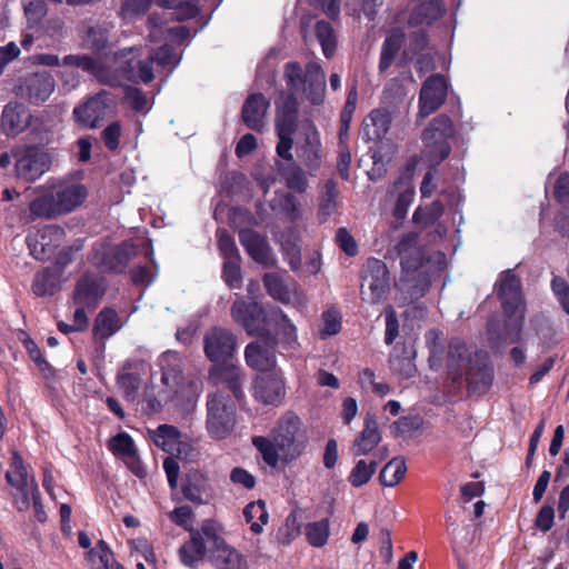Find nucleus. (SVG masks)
I'll return each instance as SVG.
<instances>
[{
  "label": "nucleus",
  "mask_w": 569,
  "mask_h": 569,
  "mask_svg": "<svg viewBox=\"0 0 569 569\" xmlns=\"http://www.w3.org/2000/svg\"><path fill=\"white\" fill-rule=\"evenodd\" d=\"M226 545L223 527L213 519H204L199 529L191 530L190 539L179 548L178 555L183 566L192 567L207 552L212 555Z\"/></svg>",
  "instance_id": "3"
},
{
  "label": "nucleus",
  "mask_w": 569,
  "mask_h": 569,
  "mask_svg": "<svg viewBox=\"0 0 569 569\" xmlns=\"http://www.w3.org/2000/svg\"><path fill=\"white\" fill-rule=\"evenodd\" d=\"M330 535L329 519L325 518L319 521L310 522L306 526V537L312 547H323Z\"/></svg>",
  "instance_id": "50"
},
{
  "label": "nucleus",
  "mask_w": 569,
  "mask_h": 569,
  "mask_svg": "<svg viewBox=\"0 0 569 569\" xmlns=\"http://www.w3.org/2000/svg\"><path fill=\"white\" fill-rule=\"evenodd\" d=\"M252 445L261 453L263 461L270 466L276 467L279 462V447L277 441L262 436H256L252 438Z\"/></svg>",
  "instance_id": "52"
},
{
  "label": "nucleus",
  "mask_w": 569,
  "mask_h": 569,
  "mask_svg": "<svg viewBox=\"0 0 569 569\" xmlns=\"http://www.w3.org/2000/svg\"><path fill=\"white\" fill-rule=\"evenodd\" d=\"M153 63L151 57L138 61L128 60L120 67V71L128 81L150 83L154 79Z\"/></svg>",
  "instance_id": "35"
},
{
  "label": "nucleus",
  "mask_w": 569,
  "mask_h": 569,
  "mask_svg": "<svg viewBox=\"0 0 569 569\" xmlns=\"http://www.w3.org/2000/svg\"><path fill=\"white\" fill-rule=\"evenodd\" d=\"M233 321L247 332L248 336H259L270 331L271 311H267L262 305L243 298L237 299L230 309Z\"/></svg>",
  "instance_id": "11"
},
{
  "label": "nucleus",
  "mask_w": 569,
  "mask_h": 569,
  "mask_svg": "<svg viewBox=\"0 0 569 569\" xmlns=\"http://www.w3.org/2000/svg\"><path fill=\"white\" fill-rule=\"evenodd\" d=\"M150 439L156 447L169 455L174 453L178 440L182 437L181 431L172 425H159L156 430L149 431Z\"/></svg>",
  "instance_id": "38"
},
{
  "label": "nucleus",
  "mask_w": 569,
  "mask_h": 569,
  "mask_svg": "<svg viewBox=\"0 0 569 569\" xmlns=\"http://www.w3.org/2000/svg\"><path fill=\"white\" fill-rule=\"evenodd\" d=\"M168 516H169V519L174 525L189 531L190 535H191V530H196L192 527V520L194 518V512L190 506L183 505V506L177 507L172 511H170Z\"/></svg>",
  "instance_id": "64"
},
{
  "label": "nucleus",
  "mask_w": 569,
  "mask_h": 569,
  "mask_svg": "<svg viewBox=\"0 0 569 569\" xmlns=\"http://www.w3.org/2000/svg\"><path fill=\"white\" fill-rule=\"evenodd\" d=\"M88 197L86 186L61 182L51 190L40 192L38 188V217L56 218L73 211Z\"/></svg>",
  "instance_id": "4"
},
{
  "label": "nucleus",
  "mask_w": 569,
  "mask_h": 569,
  "mask_svg": "<svg viewBox=\"0 0 569 569\" xmlns=\"http://www.w3.org/2000/svg\"><path fill=\"white\" fill-rule=\"evenodd\" d=\"M403 184H406V188L400 191L393 208V217L397 220H403L406 218L408 209L415 198V188L412 186H409V183L402 179L395 182L396 189H400Z\"/></svg>",
  "instance_id": "51"
},
{
  "label": "nucleus",
  "mask_w": 569,
  "mask_h": 569,
  "mask_svg": "<svg viewBox=\"0 0 569 569\" xmlns=\"http://www.w3.org/2000/svg\"><path fill=\"white\" fill-rule=\"evenodd\" d=\"M339 191L335 180L329 179L325 182L323 191L319 199L318 220L325 223L337 210V199Z\"/></svg>",
  "instance_id": "40"
},
{
  "label": "nucleus",
  "mask_w": 569,
  "mask_h": 569,
  "mask_svg": "<svg viewBox=\"0 0 569 569\" xmlns=\"http://www.w3.org/2000/svg\"><path fill=\"white\" fill-rule=\"evenodd\" d=\"M462 377L470 397L486 395L493 382V368L488 353L482 350L476 351L472 358L468 359Z\"/></svg>",
  "instance_id": "13"
},
{
  "label": "nucleus",
  "mask_w": 569,
  "mask_h": 569,
  "mask_svg": "<svg viewBox=\"0 0 569 569\" xmlns=\"http://www.w3.org/2000/svg\"><path fill=\"white\" fill-rule=\"evenodd\" d=\"M283 79L287 89L297 92L303 86L306 99L312 106H320L325 101L326 74L320 64L309 62L303 72L297 61H289L283 67Z\"/></svg>",
  "instance_id": "5"
},
{
  "label": "nucleus",
  "mask_w": 569,
  "mask_h": 569,
  "mask_svg": "<svg viewBox=\"0 0 569 569\" xmlns=\"http://www.w3.org/2000/svg\"><path fill=\"white\" fill-rule=\"evenodd\" d=\"M180 490L187 501L197 506L208 503L213 495L210 478L199 469H191L183 476Z\"/></svg>",
  "instance_id": "18"
},
{
  "label": "nucleus",
  "mask_w": 569,
  "mask_h": 569,
  "mask_svg": "<svg viewBox=\"0 0 569 569\" xmlns=\"http://www.w3.org/2000/svg\"><path fill=\"white\" fill-rule=\"evenodd\" d=\"M111 103V93L107 90H100L86 102L73 109L74 119L86 128H97Z\"/></svg>",
  "instance_id": "17"
},
{
  "label": "nucleus",
  "mask_w": 569,
  "mask_h": 569,
  "mask_svg": "<svg viewBox=\"0 0 569 569\" xmlns=\"http://www.w3.org/2000/svg\"><path fill=\"white\" fill-rule=\"evenodd\" d=\"M280 247L283 259L289 263L290 268L295 271L298 270L301 267L299 237L293 231L282 234Z\"/></svg>",
  "instance_id": "41"
},
{
  "label": "nucleus",
  "mask_w": 569,
  "mask_h": 569,
  "mask_svg": "<svg viewBox=\"0 0 569 569\" xmlns=\"http://www.w3.org/2000/svg\"><path fill=\"white\" fill-rule=\"evenodd\" d=\"M238 237L241 246L253 261L264 266L273 263L271 247L266 236L251 228H242L239 230Z\"/></svg>",
  "instance_id": "21"
},
{
  "label": "nucleus",
  "mask_w": 569,
  "mask_h": 569,
  "mask_svg": "<svg viewBox=\"0 0 569 569\" xmlns=\"http://www.w3.org/2000/svg\"><path fill=\"white\" fill-rule=\"evenodd\" d=\"M110 29L104 23H96L89 26L82 36V48L94 54H100L107 50L109 46Z\"/></svg>",
  "instance_id": "34"
},
{
  "label": "nucleus",
  "mask_w": 569,
  "mask_h": 569,
  "mask_svg": "<svg viewBox=\"0 0 569 569\" xmlns=\"http://www.w3.org/2000/svg\"><path fill=\"white\" fill-rule=\"evenodd\" d=\"M209 375L217 385H224L239 403L243 401L246 396L242 389L243 375L240 367L227 362L213 366Z\"/></svg>",
  "instance_id": "24"
},
{
  "label": "nucleus",
  "mask_w": 569,
  "mask_h": 569,
  "mask_svg": "<svg viewBox=\"0 0 569 569\" xmlns=\"http://www.w3.org/2000/svg\"><path fill=\"white\" fill-rule=\"evenodd\" d=\"M38 237L41 239L42 252L58 248L64 240V229L56 224L38 227Z\"/></svg>",
  "instance_id": "47"
},
{
  "label": "nucleus",
  "mask_w": 569,
  "mask_h": 569,
  "mask_svg": "<svg viewBox=\"0 0 569 569\" xmlns=\"http://www.w3.org/2000/svg\"><path fill=\"white\" fill-rule=\"evenodd\" d=\"M446 12V6L442 0H428L416 6L407 20V26L417 28L423 24L431 26L440 19Z\"/></svg>",
  "instance_id": "27"
},
{
  "label": "nucleus",
  "mask_w": 569,
  "mask_h": 569,
  "mask_svg": "<svg viewBox=\"0 0 569 569\" xmlns=\"http://www.w3.org/2000/svg\"><path fill=\"white\" fill-rule=\"evenodd\" d=\"M32 116L22 103H8L1 114V129L7 137H16L31 123Z\"/></svg>",
  "instance_id": "23"
},
{
  "label": "nucleus",
  "mask_w": 569,
  "mask_h": 569,
  "mask_svg": "<svg viewBox=\"0 0 569 569\" xmlns=\"http://www.w3.org/2000/svg\"><path fill=\"white\" fill-rule=\"evenodd\" d=\"M109 449L122 458L136 455L137 448L132 437L127 432H119L109 440Z\"/></svg>",
  "instance_id": "55"
},
{
  "label": "nucleus",
  "mask_w": 569,
  "mask_h": 569,
  "mask_svg": "<svg viewBox=\"0 0 569 569\" xmlns=\"http://www.w3.org/2000/svg\"><path fill=\"white\" fill-rule=\"evenodd\" d=\"M298 157L310 171H317L321 164L320 142H315L307 139L303 146L300 148Z\"/></svg>",
  "instance_id": "53"
},
{
  "label": "nucleus",
  "mask_w": 569,
  "mask_h": 569,
  "mask_svg": "<svg viewBox=\"0 0 569 569\" xmlns=\"http://www.w3.org/2000/svg\"><path fill=\"white\" fill-rule=\"evenodd\" d=\"M297 130L292 129H276L278 136V143L276 147L277 154L287 161H292L293 156L291 153V149L293 146L292 136Z\"/></svg>",
  "instance_id": "63"
},
{
  "label": "nucleus",
  "mask_w": 569,
  "mask_h": 569,
  "mask_svg": "<svg viewBox=\"0 0 569 569\" xmlns=\"http://www.w3.org/2000/svg\"><path fill=\"white\" fill-rule=\"evenodd\" d=\"M361 278L362 301L377 305L386 299L390 288V273L383 261L376 258L368 259Z\"/></svg>",
  "instance_id": "12"
},
{
  "label": "nucleus",
  "mask_w": 569,
  "mask_h": 569,
  "mask_svg": "<svg viewBox=\"0 0 569 569\" xmlns=\"http://www.w3.org/2000/svg\"><path fill=\"white\" fill-rule=\"evenodd\" d=\"M263 284L270 297L286 302L289 300V290L283 280L277 273H266L263 276Z\"/></svg>",
  "instance_id": "57"
},
{
  "label": "nucleus",
  "mask_w": 569,
  "mask_h": 569,
  "mask_svg": "<svg viewBox=\"0 0 569 569\" xmlns=\"http://www.w3.org/2000/svg\"><path fill=\"white\" fill-rule=\"evenodd\" d=\"M358 101V91L356 84H353L347 94L346 103L340 113V127H339V140L343 142V140H348V132L350 129V123L352 120V116L355 113Z\"/></svg>",
  "instance_id": "45"
},
{
  "label": "nucleus",
  "mask_w": 569,
  "mask_h": 569,
  "mask_svg": "<svg viewBox=\"0 0 569 569\" xmlns=\"http://www.w3.org/2000/svg\"><path fill=\"white\" fill-rule=\"evenodd\" d=\"M280 174L284 179L286 186L289 189L299 193L306 192L308 188V179L299 166L291 163L287 167H283L280 169Z\"/></svg>",
  "instance_id": "49"
},
{
  "label": "nucleus",
  "mask_w": 569,
  "mask_h": 569,
  "mask_svg": "<svg viewBox=\"0 0 569 569\" xmlns=\"http://www.w3.org/2000/svg\"><path fill=\"white\" fill-rule=\"evenodd\" d=\"M316 37L321 46L323 56L327 59L333 57L337 50V38L331 23L326 20H319L315 27Z\"/></svg>",
  "instance_id": "42"
},
{
  "label": "nucleus",
  "mask_w": 569,
  "mask_h": 569,
  "mask_svg": "<svg viewBox=\"0 0 569 569\" xmlns=\"http://www.w3.org/2000/svg\"><path fill=\"white\" fill-rule=\"evenodd\" d=\"M240 261H241V257L223 260L222 279L224 280L227 286L231 289L240 288V286H241L242 274H241Z\"/></svg>",
  "instance_id": "58"
},
{
  "label": "nucleus",
  "mask_w": 569,
  "mask_h": 569,
  "mask_svg": "<svg viewBox=\"0 0 569 569\" xmlns=\"http://www.w3.org/2000/svg\"><path fill=\"white\" fill-rule=\"evenodd\" d=\"M217 241H218V248L223 257V260L226 259H233L239 258L240 252L237 248L236 241L233 237L228 232L226 229H218L217 230Z\"/></svg>",
  "instance_id": "62"
},
{
  "label": "nucleus",
  "mask_w": 569,
  "mask_h": 569,
  "mask_svg": "<svg viewBox=\"0 0 569 569\" xmlns=\"http://www.w3.org/2000/svg\"><path fill=\"white\" fill-rule=\"evenodd\" d=\"M62 63L79 68L91 76H98L102 69V61L89 54H68L63 58Z\"/></svg>",
  "instance_id": "48"
},
{
  "label": "nucleus",
  "mask_w": 569,
  "mask_h": 569,
  "mask_svg": "<svg viewBox=\"0 0 569 569\" xmlns=\"http://www.w3.org/2000/svg\"><path fill=\"white\" fill-rule=\"evenodd\" d=\"M407 472V465L402 458H393L387 462L379 473V480L385 487L398 485Z\"/></svg>",
  "instance_id": "43"
},
{
  "label": "nucleus",
  "mask_w": 569,
  "mask_h": 569,
  "mask_svg": "<svg viewBox=\"0 0 569 569\" xmlns=\"http://www.w3.org/2000/svg\"><path fill=\"white\" fill-rule=\"evenodd\" d=\"M161 382L171 392L177 393L183 385L181 359L176 353H163L160 358Z\"/></svg>",
  "instance_id": "29"
},
{
  "label": "nucleus",
  "mask_w": 569,
  "mask_h": 569,
  "mask_svg": "<svg viewBox=\"0 0 569 569\" xmlns=\"http://www.w3.org/2000/svg\"><path fill=\"white\" fill-rule=\"evenodd\" d=\"M299 103L296 92L281 91L279 100L276 101V129L298 128Z\"/></svg>",
  "instance_id": "25"
},
{
  "label": "nucleus",
  "mask_w": 569,
  "mask_h": 569,
  "mask_svg": "<svg viewBox=\"0 0 569 569\" xmlns=\"http://www.w3.org/2000/svg\"><path fill=\"white\" fill-rule=\"evenodd\" d=\"M391 113L383 108L373 109L363 121V130L368 140L378 141L385 138L391 126Z\"/></svg>",
  "instance_id": "30"
},
{
  "label": "nucleus",
  "mask_w": 569,
  "mask_h": 569,
  "mask_svg": "<svg viewBox=\"0 0 569 569\" xmlns=\"http://www.w3.org/2000/svg\"><path fill=\"white\" fill-rule=\"evenodd\" d=\"M36 190L31 187L24 189L22 193H19L16 189L6 188L2 192V201H11L14 196L21 199V203L19 204V218L23 223H30L36 220V197L33 194Z\"/></svg>",
  "instance_id": "36"
},
{
  "label": "nucleus",
  "mask_w": 569,
  "mask_h": 569,
  "mask_svg": "<svg viewBox=\"0 0 569 569\" xmlns=\"http://www.w3.org/2000/svg\"><path fill=\"white\" fill-rule=\"evenodd\" d=\"M121 328L120 318L112 308H103L94 319L92 335L96 341L104 342Z\"/></svg>",
  "instance_id": "31"
},
{
  "label": "nucleus",
  "mask_w": 569,
  "mask_h": 569,
  "mask_svg": "<svg viewBox=\"0 0 569 569\" xmlns=\"http://www.w3.org/2000/svg\"><path fill=\"white\" fill-rule=\"evenodd\" d=\"M271 325H273L279 345L284 350H297L299 345L297 327L292 323L289 317L280 309L271 310Z\"/></svg>",
  "instance_id": "26"
},
{
  "label": "nucleus",
  "mask_w": 569,
  "mask_h": 569,
  "mask_svg": "<svg viewBox=\"0 0 569 569\" xmlns=\"http://www.w3.org/2000/svg\"><path fill=\"white\" fill-rule=\"evenodd\" d=\"M377 469V461L372 460L367 463L366 460L357 461L352 468L348 481L355 488H359L370 481Z\"/></svg>",
  "instance_id": "54"
},
{
  "label": "nucleus",
  "mask_w": 569,
  "mask_h": 569,
  "mask_svg": "<svg viewBox=\"0 0 569 569\" xmlns=\"http://www.w3.org/2000/svg\"><path fill=\"white\" fill-rule=\"evenodd\" d=\"M301 419L292 411L284 413L272 431L280 452L287 460L296 459L305 449L306 435Z\"/></svg>",
  "instance_id": "9"
},
{
  "label": "nucleus",
  "mask_w": 569,
  "mask_h": 569,
  "mask_svg": "<svg viewBox=\"0 0 569 569\" xmlns=\"http://www.w3.org/2000/svg\"><path fill=\"white\" fill-rule=\"evenodd\" d=\"M472 356L468 355L466 343L460 340H451L448 350V373L452 378L453 383H459L462 379V370L467 367L468 359Z\"/></svg>",
  "instance_id": "32"
},
{
  "label": "nucleus",
  "mask_w": 569,
  "mask_h": 569,
  "mask_svg": "<svg viewBox=\"0 0 569 569\" xmlns=\"http://www.w3.org/2000/svg\"><path fill=\"white\" fill-rule=\"evenodd\" d=\"M550 288L561 309L569 316V282L561 276H553Z\"/></svg>",
  "instance_id": "61"
},
{
  "label": "nucleus",
  "mask_w": 569,
  "mask_h": 569,
  "mask_svg": "<svg viewBox=\"0 0 569 569\" xmlns=\"http://www.w3.org/2000/svg\"><path fill=\"white\" fill-rule=\"evenodd\" d=\"M321 320L322 327L319 330L321 339H326L340 332L342 318L339 310L335 307L326 310L321 316Z\"/></svg>",
  "instance_id": "56"
},
{
  "label": "nucleus",
  "mask_w": 569,
  "mask_h": 569,
  "mask_svg": "<svg viewBox=\"0 0 569 569\" xmlns=\"http://www.w3.org/2000/svg\"><path fill=\"white\" fill-rule=\"evenodd\" d=\"M257 339L246 346L244 359L248 367L260 372H268L277 365L276 351L278 337L271 331L256 336Z\"/></svg>",
  "instance_id": "14"
},
{
  "label": "nucleus",
  "mask_w": 569,
  "mask_h": 569,
  "mask_svg": "<svg viewBox=\"0 0 569 569\" xmlns=\"http://www.w3.org/2000/svg\"><path fill=\"white\" fill-rule=\"evenodd\" d=\"M206 427L209 436L220 440L227 438L236 427V408L229 397L221 392L208 396Z\"/></svg>",
  "instance_id": "8"
},
{
  "label": "nucleus",
  "mask_w": 569,
  "mask_h": 569,
  "mask_svg": "<svg viewBox=\"0 0 569 569\" xmlns=\"http://www.w3.org/2000/svg\"><path fill=\"white\" fill-rule=\"evenodd\" d=\"M270 107V100L263 93H250L241 108V120L244 126L261 133L266 127V116Z\"/></svg>",
  "instance_id": "20"
},
{
  "label": "nucleus",
  "mask_w": 569,
  "mask_h": 569,
  "mask_svg": "<svg viewBox=\"0 0 569 569\" xmlns=\"http://www.w3.org/2000/svg\"><path fill=\"white\" fill-rule=\"evenodd\" d=\"M61 270L46 267L38 273V296H52L60 290Z\"/></svg>",
  "instance_id": "44"
},
{
  "label": "nucleus",
  "mask_w": 569,
  "mask_h": 569,
  "mask_svg": "<svg viewBox=\"0 0 569 569\" xmlns=\"http://www.w3.org/2000/svg\"><path fill=\"white\" fill-rule=\"evenodd\" d=\"M456 134L451 118L445 113L435 117L421 133L426 158L431 167L439 166L451 152L449 142Z\"/></svg>",
  "instance_id": "6"
},
{
  "label": "nucleus",
  "mask_w": 569,
  "mask_h": 569,
  "mask_svg": "<svg viewBox=\"0 0 569 569\" xmlns=\"http://www.w3.org/2000/svg\"><path fill=\"white\" fill-rule=\"evenodd\" d=\"M6 479L14 488L13 503L20 512L29 510L31 502L36 507V480L31 477L29 482L27 467L17 451L12 452Z\"/></svg>",
  "instance_id": "10"
},
{
  "label": "nucleus",
  "mask_w": 569,
  "mask_h": 569,
  "mask_svg": "<svg viewBox=\"0 0 569 569\" xmlns=\"http://www.w3.org/2000/svg\"><path fill=\"white\" fill-rule=\"evenodd\" d=\"M429 44V34L423 29L406 33L402 27H395L387 33L380 50L378 70L386 73L392 64L406 68L415 61L416 71L423 74L436 68L431 53L425 52Z\"/></svg>",
  "instance_id": "1"
},
{
  "label": "nucleus",
  "mask_w": 569,
  "mask_h": 569,
  "mask_svg": "<svg viewBox=\"0 0 569 569\" xmlns=\"http://www.w3.org/2000/svg\"><path fill=\"white\" fill-rule=\"evenodd\" d=\"M237 349V337L221 327L210 328L203 337V352L214 366L227 363Z\"/></svg>",
  "instance_id": "15"
},
{
  "label": "nucleus",
  "mask_w": 569,
  "mask_h": 569,
  "mask_svg": "<svg viewBox=\"0 0 569 569\" xmlns=\"http://www.w3.org/2000/svg\"><path fill=\"white\" fill-rule=\"evenodd\" d=\"M448 83L443 74L429 76L419 93V114L425 118L436 112L447 99Z\"/></svg>",
  "instance_id": "16"
},
{
  "label": "nucleus",
  "mask_w": 569,
  "mask_h": 569,
  "mask_svg": "<svg viewBox=\"0 0 569 569\" xmlns=\"http://www.w3.org/2000/svg\"><path fill=\"white\" fill-rule=\"evenodd\" d=\"M381 441V435L377 418L373 413H367L363 422V429L353 442V452L356 456H365L371 452Z\"/></svg>",
  "instance_id": "28"
},
{
  "label": "nucleus",
  "mask_w": 569,
  "mask_h": 569,
  "mask_svg": "<svg viewBox=\"0 0 569 569\" xmlns=\"http://www.w3.org/2000/svg\"><path fill=\"white\" fill-rule=\"evenodd\" d=\"M211 559L218 569H249L244 556L228 543L212 553Z\"/></svg>",
  "instance_id": "39"
},
{
  "label": "nucleus",
  "mask_w": 569,
  "mask_h": 569,
  "mask_svg": "<svg viewBox=\"0 0 569 569\" xmlns=\"http://www.w3.org/2000/svg\"><path fill=\"white\" fill-rule=\"evenodd\" d=\"M138 254V246L132 241L118 244L101 243L91 251L90 263L103 273L123 274L132 258Z\"/></svg>",
  "instance_id": "7"
},
{
  "label": "nucleus",
  "mask_w": 569,
  "mask_h": 569,
  "mask_svg": "<svg viewBox=\"0 0 569 569\" xmlns=\"http://www.w3.org/2000/svg\"><path fill=\"white\" fill-rule=\"evenodd\" d=\"M16 158V172L27 181L36 180V144H24L12 150Z\"/></svg>",
  "instance_id": "33"
},
{
  "label": "nucleus",
  "mask_w": 569,
  "mask_h": 569,
  "mask_svg": "<svg viewBox=\"0 0 569 569\" xmlns=\"http://www.w3.org/2000/svg\"><path fill=\"white\" fill-rule=\"evenodd\" d=\"M300 522L296 511H291L286 520L283 527L278 530V540L288 545L300 535Z\"/></svg>",
  "instance_id": "60"
},
{
  "label": "nucleus",
  "mask_w": 569,
  "mask_h": 569,
  "mask_svg": "<svg viewBox=\"0 0 569 569\" xmlns=\"http://www.w3.org/2000/svg\"><path fill=\"white\" fill-rule=\"evenodd\" d=\"M396 286L406 301L413 302L420 300L429 291L430 281L423 276H401Z\"/></svg>",
  "instance_id": "37"
},
{
  "label": "nucleus",
  "mask_w": 569,
  "mask_h": 569,
  "mask_svg": "<svg viewBox=\"0 0 569 569\" xmlns=\"http://www.w3.org/2000/svg\"><path fill=\"white\" fill-rule=\"evenodd\" d=\"M286 395L284 381L277 373H263L254 382V398L267 406H279Z\"/></svg>",
  "instance_id": "22"
},
{
  "label": "nucleus",
  "mask_w": 569,
  "mask_h": 569,
  "mask_svg": "<svg viewBox=\"0 0 569 569\" xmlns=\"http://www.w3.org/2000/svg\"><path fill=\"white\" fill-rule=\"evenodd\" d=\"M106 290L103 278L84 274L76 282L72 293L73 303L93 310L103 298Z\"/></svg>",
  "instance_id": "19"
},
{
  "label": "nucleus",
  "mask_w": 569,
  "mask_h": 569,
  "mask_svg": "<svg viewBox=\"0 0 569 569\" xmlns=\"http://www.w3.org/2000/svg\"><path fill=\"white\" fill-rule=\"evenodd\" d=\"M498 299L506 318V333L511 342H519L525 319V306L521 293V281L512 270L502 273L498 290Z\"/></svg>",
  "instance_id": "2"
},
{
  "label": "nucleus",
  "mask_w": 569,
  "mask_h": 569,
  "mask_svg": "<svg viewBox=\"0 0 569 569\" xmlns=\"http://www.w3.org/2000/svg\"><path fill=\"white\" fill-rule=\"evenodd\" d=\"M132 368V362L127 361L122 370L117 375V385L123 391L127 398H133L141 385V377L138 372L129 371Z\"/></svg>",
  "instance_id": "46"
},
{
  "label": "nucleus",
  "mask_w": 569,
  "mask_h": 569,
  "mask_svg": "<svg viewBox=\"0 0 569 569\" xmlns=\"http://www.w3.org/2000/svg\"><path fill=\"white\" fill-rule=\"evenodd\" d=\"M112 552L104 540L98 541L96 548L89 551L91 569H108Z\"/></svg>",
  "instance_id": "59"
}]
</instances>
